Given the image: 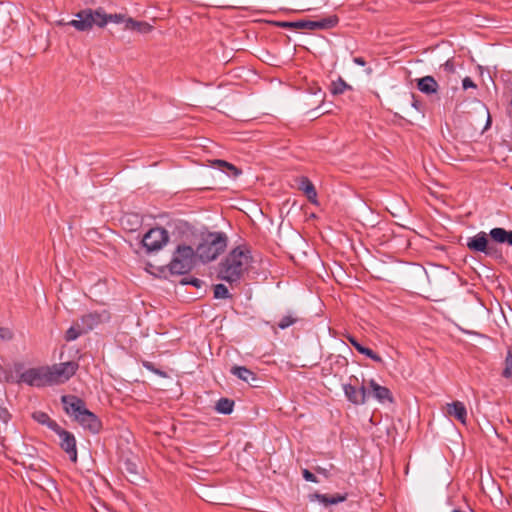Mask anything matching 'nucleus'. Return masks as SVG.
Returning <instances> with one entry per match:
<instances>
[{
  "label": "nucleus",
  "mask_w": 512,
  "mask_h": 512,
  "mask_svg": "<svg viewBox=\"0 0 512 512\" xmlns=\"http://www.w3.org/2000/svg\"><path fill=\"white\" fill-rule=\"evenodd\" d=\"M77 19H73L67 23L63 21H58L57 25H70L74 27L76 30L85 32L89 31L93 28V26H97L100 28L105 27L109 22H113L116 24L125 23L128 17L124 14H107L105 10L101 7L93 10L90 8L80 10L76 14Z\"/></svg>",
  "instance_id": "f257e3e1"
},
{
  "label": "nucleus",
  "mask_w": 512,
  "mask_h": 512,
  "mask_svg": "<svg viewBox=\"0 0 512 512\" xmlns=\"http://www.w3.org/2000/svg\"><path fill=\"white\" fill-rule=\"evenodd\" d=\"M61 403L65 413L84 429L89 430L93 434H97L101 431V420L96 414L86 408V403L83 399L76 395H63L61 397Z\"/></svg>",
  "instance_id": "f03ea898"
},
{
  "label": "nucleus",
  "mask_w": 512,
  "mask_h": 512,
  "mask_svg": "<svg viewBox=\"0 0 512 512\" xmlns=\"http://www.w3.org/2000/svg\"><path fill=\"white\" fill-rule=\"evenodd\" d=\"M251 252L247 248H234L219 264L218 278L229 284L238 283L247 270L251 260Z\"/></svg>",
  "instance_id": "7ed1b4c3"
},
{
  "label": "nucleus",
  "mask_w": 512,
  "mask_h": 512,
  "mask_svg": "<svg viewBox=\"0 0 512 512\" xmlns=\"http://www.w3.org/2000/svg\"><path fill=\"white\" fill-rule=\"evenodd\" d=\"M227 236L223 232H209L203 236L196 248L198 259L202 263L215 260L227 247Z\"/></svg>",
  "instance_id": "20e7f679"
},
{
  "label": "nucleus",
  "mask_w": 512,
  "mask_h": 512,
  "mask_svg": "<svg viewBox=\"0 0 512 512\" xmlns=\"http://www.w3.org/2000/svg\"><path fill=\"white\" fill-rule=\"evenodd\" d=\"M197 258V252L191 246L186 244L178 245L168 264L170 273L182 275L190 272L196 265Z\"/></svg>",
  "instance_id": "39448f33"
},
{
  "label": "nucleus",
  "mask_w": 512,
  "mask_h": 512,
  "mask_svg": "<svg viewBox=\"0 0 512 512\" xmlns=\"http://www.w3.org/2000/svg\"><path fill=\"white\" fill-rule=\"evenodd\" d=\"M24 365L22 363H15L14 369L19 373V378L16 380L17 383H25L29 386L44 387L51 385V374L49 367H37L30 368L23 371Z\"/></svg>",
  "instance_id": "423d86ee"
},
{
  "label": "nucleus",
  "mask_w": 512,
  "mask_h": 512,
  "mask_svg": "<svg viewBox=\"0 0 512 512\" xmlns=\"http://www.w3.org/2000/svg\"><path fill=\"white\" fill-rule=\"evenodd\" d=\"M339 23L337 15H330L320 20H299L294 22L276 21L273 24L281 28L302 29V30H327L334 28Z\"/></svg>",
  "instance_id": "0eeeda50"
},
{
  "label": "nucleus",
  "mask_w": 512,
  "mask_h": 512,
  "mask_svg": "<svg viewBox=\"0 0 512 512\" xmlns=\"http://www.w3.org/2000/svg\"><path fill=\"white\" fill-rule=\"evenodd\" d=\"M169 233L163 227L151 228L141 240L142 247L150 254L161 250L169 241Z\"/></svg>",
  "instance_id": "6e6552de"
},
{
  "label": "nucleus",
  "mask_w": 512,
  "mask_h": 512,
  "mask_svg": "<svg viewBox=\"0 0 512 512\" xmlns=\"http://www.w3.org/2000/svg\"><path fill=\"white\" fill-rule=\"evenodd\" d=\"M489 233L484 231L477 233L475 236L467 239L466 246L470 251L481 252L487 256H495L497 249L489 244Z\"/></svg>",
  "instance_id": "1a4fd4ad"
},
{
  "label": "nucleus",
  "mask_w": 512,
  "mask_h": 512,
  "mask_svg": "<svg viewBox=\"0 0 512 512\" xmlns=\"http://www.w3.org/2000/svg\"><path fill=\"white\" fill-rule=\"evenodd\" d=\"M109 320L110 313L106 309H102L91 311L81 316L79 319V325L82 326V331H86V333H88Z\"/></svg>",
  "instance_id": "9d476101"
},
{
  "label": "nucleus",
  "mask_w": 512,
  "mask_h": 512,
  "mask_svg": "<svg viewBox=\"0 0 512 512\" xmlns=\"http://www.w3.org/2000/svg\"><path fill=\"white\" fill-rule=\"evenodd\" d=\"M78 364L74 361L55 364L49 367L51 374V385L55 383H62L70 379L77 371Z\"/></svg>",
  "instance_id": "9b49d317"
},
{
  "label": "nucleus",
  "mask_w": 512,
  "mask_h": 512,
  "mask_svg": "<svg viewBox=\"0 0 512 512\" xmlns=\"http://www.w3.org/2000/svg\"><path fill=\"white\" fill-rule=\"evenodd\" d=\"M55 433L60 438V447L62 450H64L68 455L69 459L72 462L77 461V448H76V439L73 433L63 429L61 426H59V429L55 431Z\"/></svg>",
  "instance_id": "f8f14e48"
},
{
  "label": "nucleus",
  "mask_w": 512,
  "mask_h": 512,
  "mask_svg": "<svg viewBox=\"0 0 512 512\" xmlns=\"http://www.w3.org/2000/svg\"><path fill=\"white\" fill-rule=\"evenodd\" d=\"M343 390L346 398L354 405H362L366 402L369 395L367 388L362 385L360 388L352 384L343 385Z\"/></svg>",
  "instance_id": "ddd939ff"
},
{
  "label": "nucleus",
  "mask_w": 512,
  "mask_h": 512,
  "mask_svg": "<svg viewBox=\"0 0 512 512\" xmlns=\"http://www.w3.org/2000/svg\"><path fill=\"white\" fill-rule=\"evenodd\" d=\"M368 385L372 396L379 402H394L392 392L387 387L379 385L374 379L369 380Z\"/></svg>",
  "instance_id": "4468645a"
},
{
  "label": "nucleus",
  "mask_w": 512,
  "mask_h": 512,
  "mask_svg": "<svg viewBox=\"0 0 512 512\" xmlns=\"http://www.w3.org/2000/svg\"><path fill=\"white\" fill-rule=\"evenodd\" d=\"M231 373L238 377L239 379H241L242 381L248 383L249 385H251L252 387H258V385L256 384V382L259 381L256 373H254L253 371H251L250 369H248L247 367L245 366H233L231 368Z\"/></svg>",
  "instance_id": "2eb2a0df"
},
{
  "label": "nucleus",
  "mask_w": 512,
  "mask_h": 512,
  "mask_svg": "<svg viewBox=\"0 0 512 512\" xmlns=\"http://www.w3.org/2000/svg\"><path fill=\"white\" fill-rule=\"evenodd\" d=\"M417 89L426 95L435 94L438 91L439 85L433 76H424L417 79Z\"/></svg>",
  "instance_id": "dca6fc26"
},
{
  "label": "nucleus",
  "mask_w": 512,
  "mask_h": 512,
  "mask_svg": "<svg viewBox=\"0 0 512 512\" xmlns=\"http://www.w3.org/2000/svg\"><path fill=\"white\" fill-rule=\"evenodd\" d=\"M447 414L449 416L454 417L462 424L466 423L467 420V410L465 405L460 401H454L450 404H447Z\"/></svg>",
  "instance_id": "f3484780"
},
{
  "label": "nucleus",
  "mask_w": 512,
  "mask_h": 512,
  "mask_svg": "<svg viewBox=\"0 0 512 512\" xmlns=\"http://www.w3.org/2000/svg\"><path fill=\"white\" fill-rule=\"evenodd\" d=\"M489 236L496 243L512 246V230L496 227L490 230Z\"/></svg>",
  "instance_id": "a211bd4d"
},
{
  "label": "nucleus",
  "mask_w": 512,
  "mask_h": 512,
  "mask_svg": "<svg viewBox=\"0 0 512 512\" xmlns=\"http://www.w3.org/2000/svg\"><path fill=\"white\" fill-rule=\"evenodd\" d=\"M299 189L305 193L311 203H317V191L313 183L307 177L303 176L300 178Z\"/></svg>",
  "instance_id": "6ab92c4d"
},
{
  "label": "nucleus",
  "mask_w": 512,
  "mask_h": 512,
  "mask_svg": "<svg viewBox=\"0 0 512 512\" xmlns=\"http://www.w3.org/2000/svg\"><path fill=\"white\" fill-rule=\"evenodd\" d=\"M32 418L39 424L46 425L53 432L59 429V424L50 418V416L43 411H36L32 414Z\"/></svg>",
  "instance_id": "aec40b11"
},
{
  "label": "nucleus",
  "mask_w": 512,
  "mask_h": 512,
  "mask_svg": "<svg viewBox=\"0 0 512 512\" xmlns=\"http://www.w3.org/2000/svg\"><path fill=\"white\" fill-rule=\"evenodd\" d=\"M126 29L146 34L152 31L153 26L145 21H137L128 17L126 20Z\"/></svg>",
  "instance_id": "412c9836"
},
{
  "label": "nucleus",
  "mask_w": 512,
  "mask_h": 512,
  "mask_svg": "<svg viewBox=\"0 0 512 512\" xmlns=\"http://www.w3.org/2000/svg\"><path fill=\"white\" fill-rule=\"evenodd\" d=\"M311 499H316L319 502L323 503L325 506L338 504L346 500V495L335 494L332 496L320 493H314L311 496Z\"/></svg>",
  "instance_id": "4be33fe9"
},
{
  "label": "nucleus",
  "mask_w": 512,
  "mask_h": 512,
  "mask_svg": "<svg viewBox=\"0 0 512 512\" xmlns=\"http://www.w3.org/2000/svg\"><path fill=\"white\" fill-rule=\"evenodd\" d=\"M234 405L232 399L220 398L216 403L215 410L220 414L229 415L233 412Z\"/></svg>",
  "instance_id": "5701e85b"
},
{
  "label": "nucleus",
  "mask_w": 512,
  "mask_h": 512,
  "mask_svg": "<svg viewBox=\"0 0 512 512\" xmlns=\"http://www.w3.org/2000/svg\"><path fill=\"white\" fill-rule=\"evenodd\" d=\"M329 90L333 95H340L345 90H352V87L342 77H339L338 80L332 81Z\"/></svg>",
  "instance_id": "b1692460"
},
{
  "label": "nucleus",
  "mask_w": 512,
  "mask_h": 512,
  "mask_svg": "<svg viewBox=\"0 0 512 512\" xmlns=\"http://www.w3.org/2000/svg\"><path fill=\"white\" fill-rule=\"evenodd\" d=\"M86 334V331H82V326L79 325V320L74 322L72 326L65 333V340L71 342L76 340L81 335Z\"/></svg>",
  "instance_id": "393cba45"
},
{
  "label": "nucleus",
  "mask_w": 512,
  "mask_h": 512,
  "mask_svg": "<svg viewBox=\"0 0 512 512\" xmlns=\"http://www.w3.org/2000/svg\"><path fill=\"white\" fill-rule=\"evenodd\" d=\"M301 320L300 317L297 316L294 312H289L287 315L283 316L280 321L277 323V326L281 330H285L289 328L290 326L296 324Z\"/></svg>",
  "instance_id": "a878e982"
},
{
  "label": "nucleus",
  "mask_w": 512,
  "mask_h": 512,
  "mask_svg": "<svg viewBox=\"0 0 512 512\" xmlns=\"http://www.w3.org/2000/svg\"><path fill=\"white\" fill-rule=\"evenodd\" d=\"M213 294L216 299H232L228 288L221 283L213 286Z\"/></svg>",
  "instance_id": "bb28decb"
},
{
  "label": "nucleus",
  "mask_w": 512,
  "mask_h": 512,
  "mask_svg": "<svg viewBox=\"0 0 512 512\" xmlns=\"http://www.w3.org/2000/svg\"><path fill=\"white\" fill-rule=\"evenodd\" d=\"M216 164L225 167L226 170H224L227 175L232 176L236 178L238 175L241 174V170H239L237 167H235L233 164H230L224 160H216Z\"/></svg>",
  "instance_id": "cd10ccee"
},
{
  "label": "nucleus",
  "mask_w": 512,
  "mask_h": 512,
  "mask_svg": "<svg viewBox=\"0 0 512 512\" xmlns=\"http://www.w3.org/2000/svg\"><path fill=\"white\" fill-rule=\"evenodd\" d=\"M504 378H512V352L508 351L505 358V367L502 372Z\"/></svg>",
  "instance_id": "c85d7f7f"
},
{
  "label": "nucleus",
  "mask_w": 512,
  "mask_h": 512,
  "mask_svg": "<svg viewBox=\"0 0 512 512\" xmlns=\"http://www.w3.org/2000/svg\"><path fill=\"white\" fill-rule=\"evenodd\" d=\"M123 469L129 473L130 475H132L133 477L137 478L138 477V467L136 465V463H134L133 461H131L130 459H126L123 463Z\"/></svg>",
  "instance_id": "c756f323"
},
{
  "label": "nucleus",
  "mask_w": 512,
  "mask_h": 512,
  "mask_svg": "<svg viewBox=\"0 0 512 512\" xmlns=\"http://www.w3.org/2000/svg\"><path fill=\"white\" fill-rule=\"evenodd\" d=\"M360 354L367 356L368 358H370L371 360H373L377 363H383L382 357L368 347L362 348Z\"/></svg>",
  "instance_id": "7c9ffc66"
},
{
  "label": "nucleus",
  "mask_w": 512,
  "mask_h": 512,
  "mask_svg": "<svg viewBox=\"0 0 512 512\" xmlns=\"http://www.w3.org/2000/svg\"><path fill=\"white\" fill-rule=\"evenodd\" d=\"M14 337L13 331L8 327L0 326V338L3 341H11Z\"/></svg>",
  "instance_id": "2f4dec72"
},
{
  "label": "nucleus",
  "mask_w": 512,
  "mask_h": 512,
  "mask_svg": "<svg viewBox=\"0 0 512 512\" xmlns=\"http://www.w3.org/2000/svg\"><path fill=\"white\" fill-rule=\"evenodd\" d=\"M143 366L149 370V371H152L153 373L157 374V375H160L162 377H165L166 376V373L165 372H162L161 370L155 368L154 364L152 362H149V361H143Z\"/></svg>",
  "instance_id": "473e14b6"
},
{
  "label": "nucleus",
  "mask_w": 512,
  "mask_h": 512,
  "mask_svg": "<svg viewBox=\"0 0 512 512\" xmlns=\"http://www.w3.org/2000/svg\"><path fill=\"white\" fill-rule=\"evenodd\" d=\"M10 419L11 414L8 411V409L0 405V421H2L3 423H8Z\"/></svg>",
  "instance_id": "72a5a7b5"
},
{
  "label": "nucleus",
  "mask_w": 512,
  "mask_h": 512,
  "mask_svg": "<svg viewBox=\"0 0 512 512\" xmlns=\"http://www.w3.org/2000/svg\"><path fill=\"white\" fill-rule=\"evenodd\" d=\"M302 476L306 481L317 483V477L308 469L302 470Z\"/></svg>",
  "instance_id": "f704fd0d"
},
{
  "label": "nucleus",
  "mask_w": 512,
  "mask_h": 512,
  "mask_svg": "<svg viewBox=\"0 0 512 512\" xmlns=\"http://www.w3.org/2000/svg\"><path fill=\"white\" fill-rule=\"evenodd\" d=\"M181 283L182 284H190L196 288H200L203 284V281L198 278L193 277L190 280H183V281H181Z\"/></svg>",
  "instance_id": "c9c22d12"
},
{
  "label": "nucleus",
  "mask_w": 512,
  "mask_h": 512,
  "mask_svg": "<svg viewBox=\"0 0 512 512\" xmlns=\"http://www.w3.org/2000/svg\"><path fill=\"white\" fill-rule=\"evenodd\" d=\"M462 86L464 90H467L468 88H476V84L470 77H465L463 79Z\"/></svg>",
  "instance_id": "e433bc0d"
},
{
  "label": "nucleus",
  "mask_w": 512,
  "mask_h": 512,
  "mask_svg": "<svg viewBox=\"0 0 512 512\" xmlns=\"http://www.w3.org/2000/svg\"><path fill=\"white\" fill-rule=\"evenodd\" d=\"M442 67L444 68L445 71L447 72H454L455 70V67H454V64L452 62V60H447L443 65Z\"/></svg>",
  "instance_id": "4c0bfd02"
},
{
  "label": "nucleus",
  "mask_w": 512,
  "mask_h": 512,
  "mask_svg": "<svg viewBox=\"0 0 512 512\" xmlns=\"http://www.w3.org/2000/svg\"><path fill=\"white\" fill-rule=\"evenodd\" d=\"M336 363L339 364L340 366H347L348 365V360H347L346 357L338 355L336 357Z\"/></svg>",
  "instance_id": "58836bf2"
},
{
  "label": "nucleus",
  "mask_w": 512,
  "mask_h": 512,
  "mask_svg": "<svg viewBox=\"0 0 512 512\" xmlns=\"http://www.w3.org/2000/svg\"><path fill=\"white\" fill-rule=\"evenodd\" d=\"M314 470H315L317 473L324 475L325 477H328V475H329L328 470H327V469H325V468H322V467H320V466L315 467V468H314Z\"/></svg>",
  "instance_id": "ea45409f"
},
{
  "label": "nucleus",
  "mask_w": 512,
  "mask_h": 512,
  "mask_svg": "<svg viewBox=\"0 0 512 512\" xmlns=\"http://www.w3.org/2000/svg\"><path fill=\"white\" fill-rule=\"evenodd\" d=\"M353 62L355 64L359 65V66H365L366 65V61L362 57H354Z\"/></svg>",
  "instance_id": "a19ab883"
},
{
  "label": "nucleus",
  "mask_w": 512,
  "mask_h": 512,
  "mask_svg": "<svg viewBox=\"0 0 512 512\" xmlns=\"http://www.w3.org/2000/svg\"><path fill=\"white\" fill-rule=\"evenodd\" d=\"M412 99H413V101H412V106H413L415 109L420 110V106H421L420 101H419V100H417L413 94H412Z\"/></svg>",
  "instance_id": "79ce46f5"
},
{
  "label": "nucleus",
  "mask_w": 512,
  "mask_h": 512,
  "mask_svg": "<svg viewBox=\"0 0 512 512\" xmlns=\"http://www.w3.org/2000/svg\"><path fill=\"white\" fill-rule=\"evenodd\" d=\"M359 353L361 352V349L364 348L365 346L362 345L359 341L357 342H353V345H352Z\"/></svg>",
  "instance_id": "37998d69"
},
{
  "label": "nucleus",
  "mask_w": 512,
  "mask_h": 512,
  "mask_svg": "<svg viewBox=\"0 0 512 512\" xmlns=\"http://www.w3.org/2000/svg\"><path fill=\"white\" fill-rule=\"evenodd\" d=\"M347 340L350 342L351 345H353V342H357L358 340L352 336V335H348L347 337Z\"/></svg>",
  "instance_id": "c03bdc74"
}]
</instances>
